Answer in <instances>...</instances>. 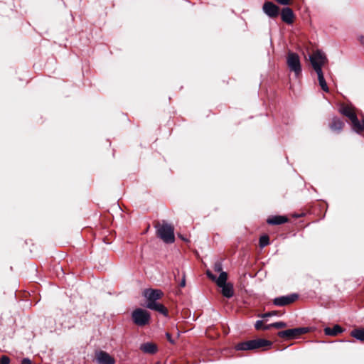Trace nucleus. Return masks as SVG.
<instances>
[{
    "mask_svg": "<svg viewBox=\"0 0 364 364\" xmlns=\"http://www.w3.org/2000/svg\"><path fill=\"white\" fill-rule=\"evenodd\" d=\"M157 236L165 243L171 244L175 241L173 227L164 222L162 224L158 223L155 225Z\"/></svg>",
    "mask_w": 364,
    "mask_h": 364,
    "instance_id": "1",
    "label": "nucleus"
},
{
    "mask_svg": "<svg viewBox=\"0 0 364 364\" xmlns=\"http://www.w3.org/2000/svg\"><path fill=\"white\" fill-rule=\"evenodd\" d=\"M270 346H272L271 341L265 339L259 338L239 343L235 346V348L237 350H250Z\"/></svg>",
    "mask_w": 364,
    "mask_h": 364,
    "instance_id": "2",
    "label": "nucleus"
},
{
    "mask_svg": "<svg viewBox=\"0 0 364 364\" xmlns=\"http://www.w3.org/2000/svg\"><path fill=\"white\" fill-rule=\"evenodd\" d=\"M132 319L136 326H144L150 323L151 315L146 310L136 308L132 312Z\"/></svg>",
    "mask_w": 364,
    "mask_h": 364,
    "instance_id": "3",
    "label": "nucleus"
},
{
    "mask_svg": "<svg viewBox=\"0 0 364 364\" xmlns=\"http://www.w3.org/2000/svg\"><path fill=\"white\" fill-rule=\"evenodd\" d=\"M287 63L290 71L294 72L297 77L301 73V65L299 56L293 52H289L287 58Z\"/></svg>",
    "mask_w": 364,
    "mask_h": 364,
    "instance_id": "4",
    "label": "nucleus"
},
{
    "mask_svg": "<svg viewBox=\"0 0 364 364\" xmlns=\"http://www.w3.org/2000/svg\"><path fill=\"white\" fill-rule=\"evenodd\" d=\"M309 60L313 68L316 72L317 66L321 69V67L327 62V58L324 53L318 50L309 56Z\"/></svg>",
    "mask_w": 364,
    "mask_h": 364,
    "instance_id": "5",
    "label": "nucleus"
},
{
    "mask_svg": "<svg viewBox=\"0 0 364 364\" xmlns=\"http://www.w3.org/2000/svg\"><path fill=\"white\" fill-rule=\"evenodd\" d=\"M143 296L146 300V304H149L157 302L164 296V293L157 289H146L143 291Z\"/></svg>",
    "mask_w": 364,
    "mask_h": 364,
    "instance_id": "6",
    "label": "nucleus"
},
{
    "mask_svg": "<svg viewBox=\"0 0 364 364\" xmlns=\"http://www.w3.org/2000/svg\"><path fill=\"white\" fill-rule=\"evenodd\" d=\"M307 328H295L287 329L278 332L277 335L280 338H285L288 340L296 338L299 335L307 333Z\"/></svg>",
    "mask_w": 364,
    "mask_h": 364,
    "instance_id": "7",
    "label": "nucleus"
},
{
    "mask_svg": "<svg viewBox=\"0 0 364 364\" xmlns=\"http://www.w3.org/2000/svg\"><path fill=\"white\" fill-rule=\"evenodd\" d=\"M262 11L269 18H275L279 14V7L272 1H266L262 6Z\"/></svg>",
    "mask_w": 364,
    "mask_h": 364,
    "instance_id": "8",
    "label": "nucleus"
},
{
    "mask_svg": "<svg viewBox=\"0 0 364 364\" xmlns=\"http://www.w3.org/2000/svg\"><path fill=\"white\" fill-rule=\"evenodd\" d=\"M297 298H298V294H291L287 295V296H282L276 297L273 301V304L275 306H284L288 305L289 304H291Z\"/></svg>",
    "mask_w": 364,
    "mask_h": 364,
    "instance_id": "9",
    "label": "nucleus"
},
{
    "mask_svg": "<svg viewBox=\"0 0 364 364\" xmlns=\"http://www.w3.org/2000/svg\"><path fill=\"white\" fill-rule=\"evenodd\" d=\"M340 111L343 115L349 118L352 123L353 129H354V128L358 126V123L360 122L354 111L351 109V107L348 106L341 107Z\"/></svg>",
    "mask_w": 364,
    "mask_h": 364,
    "instance_id": "10",
    "label": "nucleus"
},
{
    "mask_svg": "<svg viewBox=\"0 0 364 364\" xmlns=\"http://www.w3.org/2000/svg\"><path fill=\"white\" fill-rule=\"evenodd\" d=\"M95 358L98 364H114V359L105 351H97Z\"/></svg>",
    "mask_w": 364,
    "mask_h": 364,
    "instance_id": "11",
    "label": "nucleus"
},
{
    "mask_svg": "<svg viewBox=\"0 0 364 364\" xmlns=\"http://www.w3.org/2000/svg\"><path fill=\"white\" fill-rule=\"evenodd\" d=\"M282 20L287 24H291L294 21V14L289 7H284L281 11Z\"/></svg>",
    "mask_w": 364,
    "mask_h": 364,
    "instance_id": "12",
    "label": "nucleus"
},
{
    "mask_svg": "<svg viewBox=\"0 0 364 364\" xmlns=\"http://www.w3.org/2000/svg\"><path fill=\"white\" fill-rule=\"evenodd\" d=\"M146 307L149 309L156 311L164 316H168L167 309L161 304L156 302L154 304H146Z\"/></svg>",
    "mask_w": 364,
    "mask_h": 364,
    "instance_id": "13",
    "label": "nucleus"
},
{
    "mask_svg": "<svg viewBox=\"0 0 364 364\" xmlns=\"http://www.w3.org/2000/svg\"><path fill=\"white\" fill-rule=\"evenodd\" d=\"M288 218L284 215H274L267 218V223L269 225H281L287 223Z\"/></svg>",
    "mask_w": 364,
    "mask_h": 364,
    "instance_id": "14",
    "label": "nucleus"
},
{
    "mask_svg": "<svg viewBox=\"0 0 364 364\" xmlns=\"http://www.w3.org/2000/svg\"><path fill=\"white\" fill-rule=\"evenodd\" d=\"M221 288V293L223 296L226 298H231L234 295V289L233 285L231 283H228L226 284L222 285L220 287Z\"/></svg>",
    "mask_w": 364,
    "mask_h": 364,
    "instance_id": "15",
    "label": "nucleus"
},
{
    "mask_svg": "<svg viewBox=\"0 0 364 364\" xmlns=\"http://www.w3.org/2000/svg\"><path fill=\"white\" fill-rule=\"evenodd\" d=\"M316 73H317V75H318V80L319 85L321 86V89L324 92H328V90H328V85L326 84V82L325 80V78H324V76H323V72H322V69H320L318 68V66H317Z\"/></svg>",
    "mask_w": 364,
    "mask_h": 364,
    "instance_id": "16",
    "label": "nucleus"
},
{
    "mask_svg": "<svg viewBox=\"0 0 364 364\" xmlns=\"http://www.w3.org/2000/svg\"><path fill=\"white\" fill-rule=\"evenodd\" d=\"M140 349L146 353L154 354L157 351V346L153 343L147 342L141 344Z\"/></svg>",
    "mask_w": 364,
    "mask_h": 364,
    "instance_id": "17",
    "label": "nucleus"
},
{
    "mask_svg": "<svg viewBox=\"0 0 364 364\" xmlns=\"http://www.w3.org/2000/svg\"><path fill=\"white\" fill-rule=\"evenodd\" d=\"M343 328L339 325H335L333 328L326 327L324 328V333L326 336H334L343 332Z\"/></svg>",
    "mask_w": 364,
    "mask_h": 364,
    "instance_id": "18",
    "label": "nucleus"
},
{
    "mask_svg": "<svg viewBox=\"0 0 364 364\" xmlns=\"http://www.w3.org/2000/svg\"><path fill=\"white\" fill-rule=\"evenodd\" d=\"M344 123L342 120L337 117H334L332 119V122L330 125V127L333 131L341 132Z\"/></svg>",
    "mask_w": 364,
    "mask_h": 364,
    "instance_id": "19",
    "label": "nucleus"
},
{
    "mask_svg": "<svg viewBox=\"0 0 364 364\" xmlns=\"http://www.w3.org/2000/svg\"><path fill=\"white\" fill-rule=\"evenodd\" d=\"M350 335L358 341L364 342V328H355L353 330Z\"/></svg>",
    "mask_w": 364,
    "mask_h": 364,
    "instance_id": "20",
    "label": "nucleus"
},
{
    "mask_svg": "<svg viewBox=\"0 0 364 364\" xmlns=\"http://www.w3.org/2000/svg\"><path fill=\"white\" fill-rule=\"evenodd\" d=\"M228 274L225 272H221L219 277L215 279L216 284L218 287L228 284L227 282Z\"/></svg>",
    "mask_w": 364,
    "mask_h": 364,
    "instance_id": "21",
    "label": "nucleus"
},
{
    "mask_svg": "<svg viewBox=\"0 0 364 364\" xmlns=\"http://www.w3.org/2000/svg\"><path fill=\"white\" fill-rule=\"evenodd\" d=\"M269 237L267 235H263L259 238V245L261 247H264L269 244Z\"/></svg>",
    "mask_w": 364,
    "mask_h": 364,
    "instance_id": "22",
    "label": "nucleus"
},
{
    "mask_svg": "<svg viewBox=\"0 0 364 364\" xmlns=\"http://www.w3.org/2000/svg\"><path fill=\"white\" fill-rule=\"evenodd\" d=\"M271 326H273V327L276 328H282L286 327L287 324L283 321H278L271 323Z\"/></svg>",
    "mask_w": 364,
    "mask_h": 364,
    "instance_id": "23",
    "label": "nucleus"
},
{
    "mask_svg": "<svg viewBox=\"0 0 364 364\" xmlns=\"http://www.w3.org/2000/svg\"><path fill=\"white\" fill-rule=\"evenodd\" d=\"M355 132H356L357 133H360L363 131H364V120L362 121V122H359L358 123V125L356 126L354 129H353Z\"/></svg>",
    "mask_w": 364,
    "mask_h": 364,
    "instance_id": "24",
    "label": "nucleus"
},
{
    "mask_svg": "<svg viewBox=\"0 0 364 364\" xmlns=\"http://www.w3.org/2000/svg\"><path fill=\"white\" fill-rule=\"evenodd\" d=\"M276 315H277V311H269V312L263 314L262 315H259V316H260L262 318H265L276 316Z\"/></svg>",
    "mask_w": 364,
    "mask_h": 364,
    "instance_id": "25",
    "label": "nucleus"
},
{
    "mask_svg": "<svg viewBox=\"0 0 364 364\" xmlns=\"http://www.w3.org/2000/svg\"><path fill=\"white\" fill-rule=\"evenodd\" d=\"M263 327V321L262 320H258L255 323V328L257 330L262 329Z\"/></svg>",
    "mask_w": 364,
    "mask_h": 364,
    "instance_id": "26",
    "label": "nucleus"
},
{
    "mask_svg": "<svg viewBox=\"0 0 364 364\" xmlns=\"http://www.w3.org/2000/svg\"><path fill=\"white\" fill-rule=\"evenodd\" d=\"M1 364H9L10 358L8 356L3 355L0 359Z\"/></svg>",
    "mask_w": 364,
    "mask_h": 364,
    "instance_id": "27",
    "label": "nucleus"
},
{
    "mask_svg": "<svg viewBox=\"0 0 364 364\" xmlns=\"http://www.w3.org/2000/svg\"><path fill=\"white\" fill-rule=\"evenodd\" d=\"M214 269L215 272H221L222 271V264L220 262H216L214 265Z\"/></svg>",
    "mask_w": 364,
    "mask_h": 364,
    "instance_id": "28",
    "label": "nucleus"
},
{
    "mask_svg": "<svg viewBox=\"0 0 364 364\" xmlns=\"http://www.w3.org/2000/svg\"><path fill=\"white\" fill-rule=\"evenodd\" d=\"M275 1L281 5L287 6L290 4L291 0H275Z\"/></svg>",
    "mask_w": 364,
    "mask_h": 364,
    "instance_id": "29",
    "label": "nucleus"
},
{
    "mask_svg": "<svg viewBox=\"0 0 364 364\" xmlns=\"http://www.w3.org/2000/svg\"><path fill=\"white\" fill-rule=\"evenodd\" d=\"M207 276L208 278H210L213 281H215L216 277L210 271H207Z\"/></svg>",
    "mask_w": 364,
    "mask_h": 364,
    "instance_id": "30",
    "label": "nucleus"
},
{
    "mask_svg": "<svg viewBox=\"0 0 364 364\" xmlns=\"http://www.w3.org/2000/svg\"><path fill=\"white\" fill-rule=\"evenodd\" d=\"M166 337L171 343L173 344L175 343L174 340L172 338L171 335L169 333H166Z\"/></svg>",
    "mask_w": 364,
    "mask_h": 364,
    "instance_id": "31",
    "label": "nucleus"
},
{
    "mask_svg": "<svg viewBox=\"0 0 364 364\" xmlns=\"http://www.w3.org/2000/svg\"><path fill=\"white\" fill-rule=\"evenodd\" d=\"M31 361L29 358H25L22 360L21 364H31Z\"/></svg>",
    "mask_w": 364,
    "mask_h": 364,
    "instance_id": "32",
    "label": "nucleus"
},
{
    "mask_svg": "<svg viewBox=\"0 0 364 364\" xmlns=\"http://www.w3.org/2000/svg\"><path fill=\"white\" fill-rule=\"evenodd\" d=\"M185 286H186V279H185V275L183 274L182 280H181V282L180 283V287H184Z\"/></svg>",
    "mask_w": 364,
    "mask_h": 364,
    "instance_id": "33",
    "label": "nucleus"
},
{
    "mask_svg": "<svg viewBox=\"0 0 364 364\" xmlns=\"http://www.w3.org/2000/svg\"><path fill=\"white\" fill-rule=\"evenodd\" d=\"M271 328H274L273 326H271V324L263 325L262 329L266 331L270 329Z\"/></svg>",
    "mask_w": 364,
    "mask_h": 364,
    "instance_id": "34",
    "label": "nucleus"
},
{
    "mask_svg": "<svg viewBox=\"0 0 364 364\" xmlns=\"http://www.w3.org/2000/svg\"><path fill=\"white\" fill-rule=\"evenodd\" d=\"M360 41H361V43H362L363 44H364V36H362V37L360 38Z\"/></svg>",
    "mask_w": 364,
    "mask_h": 364,
    "instance_id": "35",
    "label": "nucleus"
},
{
    "mask_svg": "<svg viewBox=\"0 0 364 364\" xmlns=\"http://www.w3.org/2000/svg\"><path fill=\"white\" fill-rule=\"evenodd\" d=\"M179 237H180L183 240L187 241V240H186L184 237H182L181 235H179Z\"/></svg>",
    "mask_w": 364,
    "mask_h": 364,
    "instance_id": "36",
    "label": "nucleus"
}]
</instances>
